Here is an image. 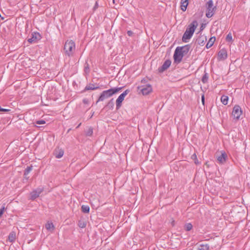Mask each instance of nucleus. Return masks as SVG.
Masks as SVG:
<instances>
[{"mask_svg": "<svg viewBox=\"0 0 250 250\" xmlns=\"http://www.w3.org/2000/svg\"><path fill=\"white\" fill-rule=\"evenodd\" d=\"M242 114V110L241 107L238 105H235L233 108L232 116L233 119L238 120Z\"/></svg>", "mask_w": 250, "mask_h": 250, "instance_id": "nucleus-7", "label": "nucleus"}, {"mask_svg": "<svg viewBox=\"0 0 250 250\" xmlns=\"http://www.w3.org/2000/svg\"><path fill=\"white\" fill-rule=\"evenodd\" d=\"M191 158L192 160H193L194 161V163L196 165H199L200 164V163L199 162V161L197 159V156L195 153H194L193 154H192L191 155Z\"/></svg>", "mask_w": 250, "mask_h": 250, "instance_id": "nucleus-31", "label": "nucleus"}, {"mask_svg": "<svg viewBox=\"0 0 250 250\" xmlns=\"http://www.w3.org/2000/svg\"><path fill=\"white\" fill-rule=\"evenodd\" d=\"M123 88V87H114L106 90L103 91L100 94L98 100L96 102V104L99 102L103 101L105 99L111 97L113 95L119 92Z\"/></svg>", "mask_w": 250, "mask_h": 250, "instance_id": "nucleus-2", "label": "nucleus"}, {"mask_svg": "<svg viewBox=\"0 0 250 250\" xmlns=\"http://www.w3.org/2000/svg\"><path fill=\"white\" fill-rule=\"evenodd\" d=\"M215 41V37H211L206 44V48H209L210 47H211L213 45V43H214Z\"/></svg>", "mask_w": 250, "mask_h": 250, "instance_id": "nucleus-22", "label": "nucleus"}, {"mask_svg": "<svg viewBox=\"0 0 250 250\" xmlns=\"http://www.w3.org/2000/svg\"><path fill=\"white\" fill-rule=\"evenodd\" d=\"M197 26V21L194 20L187 27L182 37V41L184 42H187L188 40L192 37Z\"/></svg>", "mask_w": 250, "mask_h": 250, "instance_id": "nucleus-1", "label": "nucleus"}, {"mask_svg": "<svg viewBox=\"0 0 250 250\" xmlns=\"http://www.w3.org/2000/svg\"><path fill=\"white\" fill-rule=\"evenodd\" d=\"M99 88V86H96L95 84L90 83L88 84H87L85 87L84 89L82 91V93H84L86 91L88 90H96Z\"/></svg>", "mask_w": 250, "mask_h": 250, "instance_id": "nucleus-14", "label": "nucleus"}, {"mask_svg": "<svg viewBox=\"0 0 250 250\" xmlns=\"http://www.w3.org/2000/svg\"><path fill=\"white\" fill-rule=\"evenodd\" d=\"M203 25H201V27H200L201 30H202V28H203Z\"/></svg>", "mask_w": 250, "mask_h": 250, "instance_id": "nucleus-42", "label": "nucleus"}, {"mask_svg": "<svg viewBox=\"0 0 250 250\" xmlns=\"http://www.w3.org/2000/svg\"><path fill=\"white\" fill-rule=\"evenodd\" d=\"M42 36L39 33L34 32L32 33L31 38H29L27 41L29 43H32L40 40Z\"/></svg>", "mask_w": 250, "mask_h": 250, "instance_id": "nucleus-10", "label": "nucleus"}, {"mask_svg": "<svg viewBox=\"0 0 250 250\" xmlns=\"http://www.w3.org/2000/svg\"><path fill=\"white\" fill-rule=\"evenodd\" d=\"M82 123H80L76 127V128H78L81 125Z\"/></svg>", "mask_w": 250, "mask_h": 250, "instance_id": "nucleus-41", "label": "nucleus"}, {"mask_svg": "<svg viewBox=\"0 0 250 250\" xmlns=\"http://www.w3.org/2000/svg\"><path fill=\"white\" fill-rule=\"evenodd\" d=\"M84 71L85 73H87L89 72V65L87 63H85V65L84 66Z\"/></svg>", "mask_w": 250, "mask_h": 250, "instance_id": "nucleus-35", "label": "nucleus"}, {"mask_svg": "<svg viewBox=\"0 0 250 250\" xmlns=\"http://www.w3.org/2000/svg\"><path fill=\"white\" fill-rule=\"evenodd\" d=\"M207 11L206 15L207 18H209L213 16L216 10V7L213 6L212 0H208L206 4Z\"/></svg>", "mask_w": 250, "mask_h": 250, "instance_id": "nucleus-4", "label": "nucleus"}, {"mask_svg": "<svg viewBox=\"0 0 250 250\" xmlns=\"http://www.w3.org/2000/svg\"><path fill=\"white\" fill-rule=\"evenodd\" d=\"M5 209L4 206H3L1 207V208L0 209V218L1 217L2 215H3L4 210Z\"/></svg>", "mask_w": 250, "mask_h": 250, "instance_id": "nucleus-34", "label": "nucleus"}, {"mask_svg": "<svg viewBox=\"0 0 250 250\" xmlns=\"http://www.w3.org/2000/svg\"><path fill=\"white\" fill-rule=\"evenodd\" d=\"M65 54L68 57L71 56L75 50V43L72 40H67L64 45Z\"/></svg>", "mask_w": 250, "mask_h": 250, "instance_id": "nucleus-3", "label": "nucleus"}, {"mask_svg": "<svg viewBox=\"0 0 250 250\" xmlns=\"http://www.w3.org/2000/svg\"><path fill=\"white\" fill-rule=\"evenodd\" d=\"M152 91V88L150 84H147L141 89V91L144 95L149 94Z\"/></svg>", "mask_w": 250, "mask_h": 250, "instance_id": "nucleus-13", "label": "nucleus"}, {"mask_svg": "<svg viewBox=\"0 0 250 250\" xmlns=\"http://www.w3.org/2000/svg\"><path fill=\"white\" fill-rule=\"evenodd\" d=\"M83 102L84 104H87L89 103V101L88 99L85 98L83 99Z\"/></svg>", "mask_w": 250, "mask_h": 250, "instance_id": "nucleus-38", "label": "nucleus"}, {"mask_svg": "<svg viewBox=\"0 0 250 250\" xmlns=\"http://www.w3.org/2000/svg\"><path fill=\"white\" fill-rule=\"evenodd\" d=\"M16 239V234L14 231H12L10 233L8 236V240L10 242H13L15 241Z\"/></svg>", "mask_w": 250, "mask_h": 250, "instance_id": "nucleus-24", "label": "nucleus"}, {"mask_svg": "<svg viewBox=\"0 0 250 250\" xmlns=\"http://www.w3.org/2000/svg\"><path fill=\"white\" fill-rule=\"evenodd\" d=\"M180 50L181 51V52L183 53L184 55H187L190 48V44H187L183 46H178Z\"/></svg>", "mask_w": 250, "mask_h": 250, "instance_id": "nucleus-16", "label": "nucleus"}, {"mask_svg": "<svg viewBox=\"0 0 250 250\" xmlns=\"http://www.w3.org/2000/svg\"><path fill=\"white\" fill-rule=\"evenodd\" d=\"M43 191V188H37L30 192V199L32 201L35 200L39 197L40 194Z\"/></svg>", "mask_w": 250, "mask_h": 250, "instance_id": "nucleus-9", "label": "nucleus"}, {"mask_svg": "<svg viewBox=\"0 0 250 250\" xmlns=\"http://www.w3.org/2000/svg\"><path fill=\"white\" fill-rule=\"evenodd\" d=\"M206 41V37L204 36H200L196 39L195 41V43H197L198 45L200 46H203L205 44Z\"/></svg>", "mask_w": 250, "mask_h": 250, "instance_id": "nucleus-15", "label": "nucleus"}, {"mask_svg": "<svg viewBox=\"0 0 250 250\" xmlns=\"http://www.w3.org/2000/svg\"><path fill=\"white\" fill-rule=\"evenodd\" d=\"M35 123L36 124H38V125H43V124H45L46 123V122L44 120H41L36 121Z\"/></svg>", "mask_w": 250, "mask_h": 250, "instance_id": "nucleus-33", "label": "nucleus"}, {"mask_svg": "<svg viewBox=\"0 0 250 250\" xmlns=\"http://www.w3.org/2000/svg\"><path fill=\"white\" fill-rule=\"evenodd\" d=\"M45 227L47 230L50 231L51 232H52L55 229V227L53 223L51 222H47V223L45 224Z\"/></svg>", "mask_w": 250, "mask_h": 250, "instance_id": "nucleus-21", "label": "nucleus"}, {"mask_svg": "<svg viewBox=\"0 0 250 250\" xmlns=\"http://www.w3.org/2000/svg\"><path fill=\"white\" fill-rule=\"evenodd\" d=\"M226 42H232L233 41L232 37L231 34L230 33H229L227 35V36L226 38Z\"/></svg>", "mask_w": 250, "mask_h": 250, "instance_id": "nucleus-30", "label": "nucleus"}, {"mask_svg": "<svg viewBox=\"0 0 250 250\" xmlns=\"http://www.w3.org/2000/svg\"><path fill=\"white\" fill-rule=\"evenodd\" d=\"M33 169V166L32 165H30V166H28L25 169L24 171V178L28 180L29 179V177H27V175L30 172V171Z\"/></svg>", "mask_w": 250, "mask_h": 250, "instance_id": "nucleus-19", "label": "nucleus"}, {"mask_svg": "<svg viewBox=\"0 0 250 250\" xmlns=\"http://www.w3.org/2000/svg\"><path fill=\"white\" fill-rule=\"evenodd\" d=\"M203 25H201V27H200L201 30H202V28H203Z\"/></svg>", "mask_w": 250, "mask_h": 250, "instance_id": "nucleus-43", "label": "nucleus"}, {"mask_svg": "<svg viewBox=\"0 0 250 250\" xmlns=\"http://www.w3.org/2000/svg\"><path fill=\"white\" fill-rule=\"evenodd\" d=\"M127 34L128 36L131 37L133 35V32L131 30H128L127 31Z\"/></svg>", "mask_w": 250, "mask_h": 250, "instance_id": "nucleus-37", "label": "nucleus"}, {"mask_svg": "<svg viewBox=\"0 0 250 250\" xmlns=\"http://www.w3.org/2000/svg\"><path fill=\"white\" fill-rule=\"evenodd\" d=\"M81 210L84 213H89L90 211V208L87 205H83L81 207Z\"/></svg>", "mask_w": 250, "mask_h": 250, "instance_id": "nucleus-23", "label": "nucleus"}, {"mask_svg": "<svg viewBox=\"0 0 250 250\" xmlns=\"http://www.w3.org/2000/svg\"><path fill=\"white\" fill-rule=\"evenodd\" d=\"M64 154V151L61 148L58 150H56L54 152V155L57 158H61L62 157Z\"/></svg>", "mask_w": 250, "mask_h": 250, "instance_id": "nucleus-20", "label": "nucleus"}, {"mask_svg": "<svg viewBox=\"0 0 250 250\" xmlns=\"http://www.w3.org/2000/svg\"><path fill=\"white\" fill-rule=\"evenodd\" d=\"M184 56L183 53L181 52L178 47H177L173 55L174 62L177 64L181 62Z\"/></svg>", "mask_w": 250, "mask_h": 250, "instance_id": "nucleus-5", "label": "nucleus"}, {"mask_svg": "<svg viewBox=\"0 0 250 250\" xmlns=\"http://www.w3.org/2000/svg\"><path fill=\"white\" fill-rule=\"evenodd\" d=\"M228 100L229 97L228 96L224 95L221 96V101L223 104L227 105L228 104Z\"/></svg>", "mask_w": 250, "mask_h": 250, "instance_id": "nucleus-25", "label": "nucleus"}, {"mask_svg": "<svg viewBox=\"0 0 250 250\" xmlns=\"http://www.w3.org/2000/svg\"><path fill=\"white\" fill-rule=\"evenodd\" d=\"M113 99H111L105 105L104 108L107 110H112L114 107V103Z\"/></svg>", "mask_w": 250, "mask_h": 250, "instance_id": "nucleus-18", "label": "nucleus"}, {"mask_svg": "<svg viewBox=\"0 0 250 250\" xmlns=\"http://www.w3.org/2000/svg\"><path fill=\"white\" fill-rule=\"evenodd\" d=\"M192 228L193 226L191 223H187L184 226V229L187 231H190Z\"/></svg>", "mask_w": 250, "mask_h": 250, "instance_id": "nucleus-29", "label": "nucleus"}, {"mask_svg": "<svg viewBox=\"0 0 250 250\" xmlns=\"http://www.w3.org/2000/svg\"><path fill=\"white\" fill-rule=\"evenodd\" d=\"M86 223L83 221H79L78 226L81 228H84L86 227Z\"/></svg>", "mask_w": 250, "mask_h": 250, "instance_id": "nucleus-32", "label": "nucleus"}, {"mask_svg": "<svg viewBox=\"0 0 250 250\" xmlns=\"http://www.w3.org/2000/svg\"><path fill=\"white\" fill-rule=\"evenodd\" d=\"M98 4L97 2H96L95 4L93 7V10H95L98 8Z\"/></svg>", "mask_w": 250, "mask_h": 250, "instance_id": "nucleus-40", "label": "nucleus"}, {"mask_svg": "<svg viewBox=\"0 0 250 250\" xmlns=\"http://www.w3.org/2000/svg\"><path fill=\"white\" fill-rule=\"evenodd\" d=\"M201 101H202V103L203 104H204L205 98V96L204 94H203L201 96Z\"/></svg>", "mask_w": 250, "mask_h": 250, "instance_id": "nucleus-39", "label": "nucleus"}, {"mask_svg": "<svg viewBox=\"0 0 250 250\" xmlns=\"http://www.w3.org/2000/svg\"><path fill=\"white\" fill-rule=\"evenodd\" d=\"M71 128H69V129L68 130L67 132H69L71 130Z\"/></svg>", "mask_w": 250, "mask_h": 250, "instance_id": "nucleus-44", "label": "nucleus"}, {"mask_svg": "<svg viewBox=\"0 0 250 250\" xmlns=\"http://www.w3.org/2000/svg\"><path fill=\"white\" fill-rule=\"evenodd\" d=\"M10 111V109H5V108H2L1 107V106H0V112H8Z\"/></svg>", "mask_w": 250, "mask_h": 250, "instance_id": "nucleus-36", "label": "nucleus"}, {"mask_svg": "<svg viewBox=\"0 0 250 250\" xmlns=\"http://www.w3.org/2000/svg\"><path fill=\"white\" fill-rule=\"evenodd\" d=\"M218 58L219 60H225L228 58L227 51L225 48L220 50L218 53Z\"/></svg>", "mask_w": 250, "mask_h": 250, "instance_id": "nucleus-12", "label": "nucleus"}, {"mask_svg": "<svg viewBox=\"0 0 250 250\" xmlns=\"http://www.w3.org/2000/svg\"><path fill=\"white\" fill-rule=\"evenodd\" d=\"M209 246L208 244H201L199 248V250H208Z\"/></svg>", "mask_w": 250, "mask_h": 250, "instance_id": "nucleus-28", "label": "nucleus"}, {"mask_svg": "<svg viewBox=\"0 0 250 250\" xmlns=\"http://www.w3.org/2000/svg\"><path fill=\"white\" fill-rule=\"evenodd\" d=\"M189 0H181L180 7H181V9L183 11L185 12L186 11V10L187 9V7L189 3Z\"/></svg>", "mask_w": 250, "mask_h": 250, "instance_id": "nucleus-17", "label": "nucleus"}, {"mask_svg": "<svg viewBox=\"0 0 250 250\" xmlns=\"http://www.w3.org/2000/svg\"><path fill=\"white\" fill-rule=\"evenodd\" d=\"M208 74L207 72H205V74L203 76L201 81L203 83H206L208 82Z\"/></svg>", "mask_w": 250, "mask_h": 250, "instance_id": "nucleus-27", "label": "nucleus"}, {"mask_svg": "<svg viewBox=\"0 0 250 250\" xmlns=\"http://www.w3.org/2000/svg\"><path fill=\"white\" fill-rule=\"evenodd\" d=\"M93 133V128L92 127H89L88 129L85 131V134L86 136H92Z\"/></svg>", "mask_w": 250, "mask_h": 250, "instance_id": "nucleus-26", "label": "nucleus"}, {"mask_svg": "<svg viewBox=\"0 0 250 250\" xmlns=\"http://www.w3.org/2000/svg\"><path fill=\"white\" fill-rule=\"evenodd\" d=\"M130 90L129 89L125 90L123 93H122L117 99L116 101V109L118 110L122 106V102L124 101L125 97L127 95Z\"/></svg>", "mask_w": 250, "mask_h": 250, "instance_id": "nucleus-6", "label": "nucleus"}, {"mask_svg": "<svg viewBox=\"0 0 250 250\" xmlns=\"http://www.w3.org/2000/svg\"><path fill=\"white\" fill-rule=\"evenodd\" d=\"M171 62L170 60H167L163 65L158 68V71L159 73H163L171 65Z\"/></svg>", "mask_w": 250, "mask_h": 250, "instance_id": "nucleus-11", "label": "nucleus"}, {"mask_svg": "<svg viewBox=\"0 0 250 250\" xmlns=\"http://www.w3.org/2000/svg\"><path fill=\"white\" fill-rule=\"evenodd\" d=\"M220 155L217 154L216 158L218 163L219 164H224L228 159L227 154L225 151H221L220 152Z\"/></svg>", "mask_w": 250, "mask_h": 250, "instance_id": "nucleus-8", "label": "nucleus"}]
</instances>
